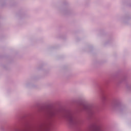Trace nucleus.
<instances>
[{
  "label": "nucleus",
  "instance_id": "obj_1",
  "mask_svg": "<svg viewBox=\"0 0 131 131\" xmlns=\"http://www.w3.org/2000/svg\"><path fill=\"white\" fill-rule=\"evenodd\" d=\"M68 119L70 121H71V122L73 121V116H72V115H70L68 117Z\"/></svg>",
  "mask_w": 131,
  "mask_h": 131
}]
</instances>
